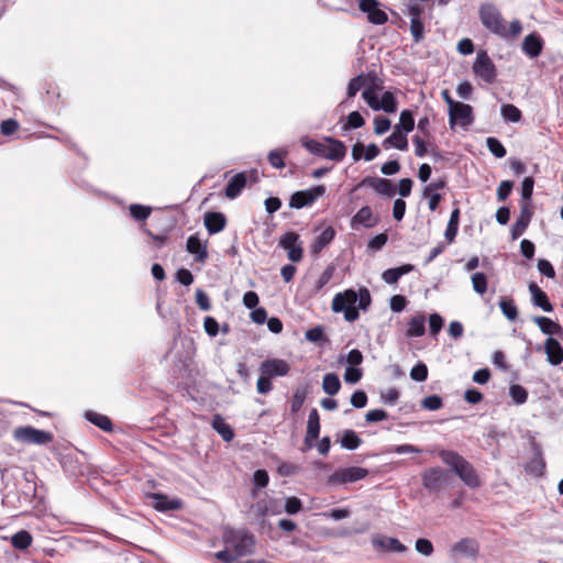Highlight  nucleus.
I'll return each instance as SVG.
<instances>
[{
    "instance_id": "f257e3e1",
    "label": "nucleus",
    "mask_w": 563,
    "mask_h": 563,
    "mask_svg": "<svg viewBox=\"0 0 563 563\" xmlns=\"http://www.w3.org/2000/svg\"><path fill=\"white\" fill-rule=\"evenodd\" d=\"M372 305V296L367 287L347 288L338 292L332 299V310L343 313L345 321L354 322L360 318V311H367Z\"/></svg>"
},
{
    "instance_id": "f03ea898",
    "label": "nucleus",
    "mask_w": 563,
    "mask_h": 563,
    "mask_svg": "<svg viewBox=\"0 0 563 563\" xmlns=\"http://www.w3.org/2000/svg\"><path fill=\"white\" fill-rule=\"evenodd\" d=\"M478 15L483 26L501 38H515L522 32V23L516 19L506 27V21L499 9L492 2L479 5Z\"/></svg>"
},
{
    "instance_id": "7ed1b4c3",
    "label": "nucleus",
    "mask_w": 563,
    "mask_h": 563,
    "mask_svg": "<svg viewBox=\"0 0 563 563\" xmlns=\"http://www.w3.org/2000/svg\"><path fill=\"white\" fill-rule=\"evenodd\" d=\"M0 476L2 483V505L12 509H18L20 499L16 494L18 487L21 486V479L23 476H27L31 479H36L35 473L26 472L15 465L8 466L3 463H0Z\"/></svg>"
},
{
    "instance_id": "20e7f679",
    "label": "nucleus",
    "mask_w": 563,
    "mask_h": 563,
    "mask_svg": "<svg viewBox=\"0 0 563 563\" xmlns=\"http://www.w3.org/2000/svg\"><path fill=\"white\" fill-rule=\"evenodd\" d=\"M441 461L466 485L475 489L481 487L482 481L472 465L464 456L454 450L440 449L437 452Z\"/></svg>"
},
{
    "instance_id": "39448f33",
    "label": "nucleus",
    "mask_w": 563,
    "mask_h": 563,
    "mask_svg": "<svg viewBox=\"0 0 563 563\" xmlns=\"http://www.w3.org/2000/svg\"><path fill=\"white\" fill-rule=\"evenodd\" d=\"M415 129V114L410 109H404L399 115V122L395 124L390 135L383 140L382 146L385 150L397 148L408 150V134Z\"/></svg>"
},
{
    "instance_id": "423d86ee",
    "label": "nucleus",
    "mask_w": 563,
    "mask_h": 563,
    "mask_svg": "<svg viewBox=\"0 0 563 563\" xmlns=\"http://www.w3.org/2000/svg\"><path fill=\"white\" fill-rule=\"evenodd\" d=\"M222 538L225 547L232 548L240 556L251 554L253 552L255 539L247 529H234L227 527L223 530Z\"/></svg>"
},
{
    "instance_id": "0eeeda50",
    "label": "nucleus",
    "mask_w": 563,
    "mask_h": 563,
    "mask_svg": "<svg viewBox=\"0 0 563 563\" xmlns=\"http://www.w3.org/2000/svg\"><path fill=\"white\" fill-rule=\"evenodd\" d=\"M473 74L484 82H495L498 71L486 49H479L472 66Z\"/></svg>"
},
{
    "instance_id": "6e6552de",
    "label": "nucleus",
    "mask_w": 563,
    "mask_h": 563,
    "mask_svg": "<svg viewBox=\"0 0 563 563\" xmlns=\"http://www.w3.org/2000/svg\"><path fill=\"white\" fill-rule=\"evenodd\" d=\"M449 479L450 472L440 466L429 467L421 473L422 486L433 494L440 493L449 484Z\"/></svg>"
},
{
    "instance_id": "1a4fd4ad",
    "label": "nucleus",
    "mask_w": 563,
    "mask_h": 563,
    "mask_svg": "<svg viewBox=\"0 0 563 563\" xmlns=\"http://www.w3.org/2000/svg\"><path fill=\"white\" fill-rule=\"evenodd\" d=\"M325 191L324 185H314L308 189L297 190L289 197L288 206L297 210L311 207L319 198L324 196Z\"/></svg>"
},
{
    "instance_id": "9d476101",
    "label": "nucleus",
    "mask_w": 563,
    "mask_h": 563,
    "mask_svg": "<svg viewBox=\"0 0 563 563\" xmlns=\"http://www.w3.org/2000/svg\"><path fill=\"white\" fill-rule=\"evenodd\" d=\"M13 438L15 441L21 443L42 445L51 442L53 440V434L32 426H23L13 430Z\"/></svg>"
},
{
    "instance_id": "9b49d317",
    "label": "nucleus",
    "mask_w": 563,
    "mask_h": 563,
    "mask_svg": "<svg viewBox=\"0 0 563 563\" xmlns=\"http://www.w3.org/2000/svg\"><path fill=\"white\" fill-rule=\"evenodd\" d=\"M368 470L361 466H347L336 468L328 476L329 485H344L364 479L368 475Z\"/></svg>"
},
{
    "instance_id": "f8f14e48",
    "label": "nucleus",
    "mask_w": 563,
    "mask_h": 563,
    "mask_svg": "<svg viewBox=\"0 0 563 563\" xmlns=\"http://www.w3.org/2000/svg\"><path fill=\"white\" fill-rule=\"evenodd\" d=\"M278 246L287 252V256L292 263H298L303 257L300 235L296 231H287L280 235Z\"/></svg>"
},
{
    "instance_id": "ddd939ff",
    "label": "nucleus",
    "mask_w": 563,
    "mask_h": 563,
    "mask_svg": "<svg viewBox=\"0 0 563 563\" xmlns=\"http://www.w3.org/2000/svg\"><path fill=\"white\" fill-rule=\"evenodd\" d=\"M364 186L371 187L376 194L387 198H393L397 194V187L393 180L384 177L366 176L354 187V190Z\"/></svg>"
},
{
    "instance_id": "4468645a",
    "label": "nucleus",
    "mask_w": 563,
    "mask_h": 563,
    "mask_svg": "<svg viewBox=\"0 0 563 563\" xmlns=\"http://www.w3.org/2000/svg\"><path fill=\"white\" fill-rule=\"evenodd\" d=\"M378 0H358V9L366 14L367 21L374 25H383L388 22V15L383 10Z\"/></svg>"
},
{
    "instance_id": "2eb2a0df",
    "label": "nucleus",
    "mask_w": 563,
    "mask_h": 563,
    "mask_svg": "<svg viewBox=\"0 0 563 563\" xmlns=\"http://www.w3.org/2000/svg\"><path fill=\"white\" fill-rule=\"evenodd\" d=\"M473 107L468 103L459 101L454 107L449 109V124L453 129L456 123L463 128H468L474 122Z\"/></svg>"
},
{
    "instance_id": "dca6fc26",
    "label": "nucleus",
    "mask_w": 563,
    "mask_h": 563,
    "mask_svg": "<svg viewBox=\"0 0 563 563\" xmlns=\"http://www.w3.org/2000/svg\"><path fill=\"white\" fill-rule=\"evenodd\" d=\"M378 223L379 217L373 213L369 206H363L351 218L350 227L353 231H360L361 229L375 228Z\"/></svg>"
},
{
    "instance_id": "f3484780",
    "label": "nucleus",
    "mask_w": 563,
    "mask_h": 563,
    "mask_svg": "<svg viewBox=\"0 0 563 563\" xmlns=\"http://www.w3.org/2000/svg\"><path fill=\"white\" fill-rule=\"evenodd\" d=\"M148 499L151 500L153 508L159 512L180 510L184 507V503L180 498H172L161 492L148 494Z\"/></svg>"
},
{
    "instance_id": "a211bd4d",
    "label": "nucleus",
    "mask_w": 563,
    "mask_h": 563,
    "mask_svg": "<svg viewBox=\"0 0 563 563\" xmlns=\"http://www.w3.org/2000/svg\"><path fill=\"white\" fill-rule=\"evenodd\" d=\"M290 372V365L287 361L277 357H268L264 360L260 365V373L272 377L287 376Z\"/></svg>"
},
{
    "instance_id": "6ab92c4d",
    "label": "nucleus",
    "mask_w": 563,
    "mask_h": 563,
    "mask_svg": "<svg viewBox=\"0 0 563 563\" xmlns=\"http://www.w3.org/2000/svg\"><path fill=\"white\" fill-rule=\"evenodd\" d=\"M320 430L321 424L319 411L317 410V408H312L309 411L307 430L303 439L305 450H310L314 446L316 442L319 439Z\"/></svg>"
},
{
    "instance_id": "aec40b11",
    "label": "nucleus",
    "mask_w": 563,
    "mask_h": 563,
    "mask_svg": "<svg viewBox=\"0 0 563 563\" xmlns=\"http://www.w3.org/2000/svg\"><path fill=\"white\" fill-rule=\"evenodd\" d=\"M544 45L545 43L541 34L533 31L525 36L521 43V51L530 59H534L542 54Z\"/></svg>"
},
{
    "instance_id": "412c9836",
    "label": "nucleus",
    "mask_w": 563,
    "mask_h": 563,
    "mask_svg": "<svg viewBox=\"0 0 563 563\" xmlns=\"http://www.w3.org/2000/svg\"><path fill=\"white\" fill-rule=\"evenodd\" d=\"M533 214L534 206L520 205V214L516 219L510 230L511 240L515 241L519 239L526 232L532 220Z\"/></svg>"
},
{
    "instance_id": "4be33fe9",
    "label": "nucleus",
    "mask_w": 563,
    "mask_h": 563,
    "mask_svg": "<svg viewBox=\"0 0 563 563\" xmlns=\"http://www.w3.org/2000/svg\"><path fill=\"white\" fill-rule=\"evenodd\" d=\"M543 352L547 355V362L552 366H559L563 363V345L556 338H547L543 343Z\"/></svg>"
},
{
    "instance_id": "5701e85b",
    "label": "nucleus",
    "mask_w": 563,
    "mask_h": 563,
    "mask_svg": "<svg viewBox=\"0 0 563 563\" xmlns=\"http://www.w3.org/2000/svg\"><path fill=\"white\" fill-rule=\"evenodd\" d=\"M249 181L247 172H240L232 176L224 187V196L233 200L238 198Z\"/></svg>"
},
{
    "instance_id": "b1692460",
    "label": "nucleus",
    "mask_w": 563,
    "mask_h": 563,
    "mask_svg": "<svg viewBox=\"0 0 563 563\" xmlns=\"http://www.w3.org/2000/svg\"><path fill=\"white\" fill-rule=\"evenodd\" d=\"M186 251L195 255V261L198 263H205L208 258L207 241H202L199 233H195L188 236L186 242Z\"/></svg>"
},
{
    "instance_id": "393cba45",
    "label": "nucleus",
    "mask_w": 563,
    "mask_h": 563,
    "mask_svg": "<svg viewBox=\"0 0 563 563\" xmlns=\"http://www.w3.org/2000/svg\"><path fill=\"white\" fill-rule=\"evenodd\" d=\"M532 321L539 327L540 331L548 335V338H554L556 335L563 339V327L558 322L545 316H534Z\"/></svg>"
},
{
    "instance_id": "a878e982",
    "label": "nucleus",
    "mask_w": 563,
    "mask_h": 563,
    "mask_svg": "<svg viewBox=\"0 0 563 563\" xmlns=\"http://www.w3.org/2000/svg\"><path fill=\"white\" fill-rule=\"evenodd\" d=\"M203 224L209 235H214L225 228L227 217L220 211H207L203 214Z\"/></svg>"
},
{
    "instance_id": "bb28decb",
    "label": "nucleus",
    "mask_w": 563,
    "mask_h": 563,
    "mask_svg": "<svg viewBox=\"0 0 563 563\" xmlns=\"http://www.w3.org/2000/svg\"><path fill=\"white\" fill-rule=\"evenodd\" d=\"M19 496V508L24 504H32L33 499L37 495V484L35 479H31L27 476H23L21 479V486L18 487Z\"/></svg>"
},
{
    "instance_id": "cd10ccee",
    "label": "nucleus",
    "mask_w": 563,
    "mask_h": 563,
    "mask_svg": "<svg viewBox=\"0 0 563 563\" xmlns=\"http://www.w3.org/2000/svg\"><path fill=\"white\" fill-rule=\"evenodd\" d=\"M528 288L531 294V302L534 307L542 309L544 312H552L554 310V306L550 301L547 292L534 282H530Z\"/></svg>"
},
{
    "instance_id": "c85d7f7f",
    "label": "nucleus",
    "mask_w": 563,
    "mask_h": 563,
    "mask_svg": "<svg viewBox=\"0 0 563 563\" xmlns=\"http://www.w3.org/2000/svg\"><path fill=\"white\" fill-rule=\"evenodd\" d=\"M478 551V542L472 538H463L451 548V552L455 556L475 558Z\"/></svg>"
},
{
    "instance_id": "c756f323",
    "label": "nucleus",
    "mask_w": 563,
    "mask_h": 563,
    "mask_svg": "<svg viewBox=\"0 0 563 563\" xmlns=\"http://www.w3.org/2000/svg\"><path fill=\"white\" fill-rule=\"evenodd\" d=\"M324 142L329 144V147H325L324 158L341 162L345 157L347 148L344 142L333 136H325Z\"/></svg>"
},
{
    "instance_id": "7c9ffc66",
    "label": "nucleus",
    "mask_w": 563,
    "mask_h": 563,
    "mask_svg": "<svg viewBox=\"0 0 563 563\" xmlns=\"http://www.w3.org/2000/svg\"><path fill=\"white\" fill-rule=\"evenodd\" d=\"M60 465L64 473L71 478H78L86 475V466L73 455H64L60 460Z\"/></svg>"
},
{
    "instance_id": "2f4dec72",
    "label": "nucleus",
    "mask_w": 563,
    "mask_h": 563,
    "mask_svg": "<svg viewBox=\"0 0 563 563\" xmlns=\"http://www.w3.org/2000/svg\"><path fill=\"white\" fill-rule=\"evenodd\" d=\"M415 269L416 266L413 264L406 263L400 266L387 268L383 272L382 278L388 285H396L402 276L413 272Z\"/></svg>"
},
{
    "instance_id": "473e14b6",
    "label": "nucleus",
    "mask_w": 563,
    "mask_h": 563,
    "mask_svg": "<svg viewBox=\"0 0 563 563\" xmlns=\"http://www.w3.org/2000/svg\"><path fill=\"white\" fill-rule=\"evenodd\" d=\"M336 235V231L332 225L327 227L311 243L310 252L313 256L318 255L325 249Z\"/></svg>"
},
{
    "instance_id": "72a5a7b5",
    "label": "nucleus",
    "mask_w": 563,
    "mask_h": 563,
    "mask_svg": "<svg viewBox=\"0 0 563 563\" xmlns=\"http://www.w3.org/2000/svg\"><path fill=\"white\" fill-rule=\"evenodd\" d=\"M336 442L340 443L342 449L353 451L362 444L363 440L353 429H345L336 433Z\"/></svg>"
},
{
    "instance_id": "f704fd0d",
    "label": "nucleus",
    "mask_w": 563,
    "mask_h": 563,
    "mask_svg": "<svg viewBox=\"0 0 563 563\" xmlns=\"http://www.w3.org/2000/svg\"><path fill=\"white\" fill-rule=\"evenodd\" d=\"M534 455L526 464L525 471L528 474L542 476L545 471V461L542 455V451L537 443H533Z\"/></svg>"
},
{
    "instance_id": "c9c22d12",
    "label": "nucleus",
    "mask_w": 563,
    "mask_h": 563,
    "mask_svg": "<svg viewBox=\"0 0 563 563\" xmlns=\"http://www.w3.org/2000/svg\"><path fill=\"white\" fill-rule=\"evenodd\" d=\"M4 540H9L14 550L25 552L32 545L33 537L27 530L21 529Z\"/></svg>"
},
{
    "instance_id": "e433bc0d",
    "label": "nucleus",
    "mask_w": 563,
    "mask_h": 563,
    "mask_svg": "<svg viewBox=\"0 0 563 563\" xmlns=\"http://www.w3.org/2000/svg\"><path fill=\"white\" fill-rule=\"evenodd\" d=\"M84 417L88 422H90L91 424L96 426L97 428L104 432L113 431L112 420L106 415L99 413L93 410H86Z\"/></svg>"
},
{
    "instance_id": "4c0bfd02",
    "label": "nucleus",
    "mask_w": 563,
    "mask_h": 563,
    "mask_svg": "<svg viewBox=\"0 0 563 563\" xmlns=\"http://www.w3.org/2000/svg\"><path fill=\"white\" fill-rule=\"evenodd\" d=\"M129 217L137 223H141V227H146L145 222L151 217L153 208L147 205L142 203H131L128 207Z\"/></svg>"
},
{
    "instance_id": "58836bf2",
    "label": "nucleus",
    "mask_w": 563,
    "mask_h": 563,
    "mask_svg": "<svg viewBox=\"0 0 563 563\" xmlns=\"http://www.w3.org/2000/svg\"><path fill=\"white\" fill-rule=\"evenodd\" d=\"M211 426L213 430L222 438L223 441L230 442L233 440L235 433L234 429L224 420L220 415H214Z\"/></svg>"
},
{
    "instance_id": "ea45409f",
    "label": "nucleus",
    "mask_w": 563,
    "mask_h": 563,
    "mask_svg": "<svg viewBox=\"0 0 563 563\" xmlns=\"http://www.w3.org/2000/svg\"><path fill=\"white\" fill-rule=\"evenodd\" d=\"M398 110V100L395 92L386 90L382 93L376 111H384L388 114L396 113Z\"/></svg>"
},
{
    "instance_id": "a19ab883",
    "label": "nucleus",
    "mask_w": 563,
    "mask_h": 563,
    "mask_svg": "<svg viewBox=\"0 0 563 563\" xmlns=\"http://www.w3.org/2000/svg\"><path fill=\"white\" fill-rule=\"evenodd\" d=\"M426 333V317L423 313H418L412 317L408 322L406 331L407 338H419Z\"/></svg>"
},
{
    "instance_id": "79ce46f5",
    "label": "nucleus",
    "mask_w": 563,
    "mask_h": 563,
    "mask_svg": "<svg viewBox=\"0 0 563 563\" xmlns=\"http://www.w3.org/2000/svg\"><path fill=\"white\" fill-rule=\"evenodd\" d=\"M269 483V475L265 468H258L253 473L252 476V489L251 495L255 498L258 492L265 488Z\"/></svg>"
},
{
    "instance_id": "37998d69",
    "label": "nucleus",
    "mask_w": 563,
    "mask_h": 563,
    "mask_svg": "<svg viewBox=\"0 0 563 563\" xmlns=\"http://www.w3.org/2000/svg\"><path fill=\"white\" fill-rule=\"evenodd\" d=\"M375 543L384 551L394 552V553H402L407 550L406 545L400 542L399 539L394 537H382L378 540H375Z\"/></svg>"
},
{
    "instance_id": "c03bdc74",
    "label": "nucleus",
    "mask_w": 563,
    "mask_h": 563,
    "mask_svg": "<svg viewBox=\"0 0 563 563\" xmlns=\"http://www.w3.org/2000/svg\"><path fill=\"white\" fill-rule=\"evenodd\" d=\"M533 188H534V178L532 176H526L521 181L520 205L534 206L533 205Z\"/></svg>"
},
{
    "instance_id": "a18cd8bd",
    "label": "nucleus",
    "mask_w": 563,
    "mask_h": 563,
    "mask_svg": "<svg viewBox=\"0 0 563 563\" xmlns=\"http://www.w3.org/2000/svg\"><path fill=\"white\" fill-rule=\"evenodd\" d=\"M340 389L341 380L339 375L334 372L324 374L322 378V390L329 396H334Z\"/></svg>"
},
{
    "instance_id": "49530a36",
    "label": "nucleus",
    "mask_w": 563,
    "mask_h": 563,
    "mask_svg": "<svg viewBox=\"0 0 563 563\" xmlns=\"http://www.w3.org/2000/svg\"><path fill=\"white\" fill-rule=\"evenodd\" d=\"M500 115L508 123H518L522 119L521 110L512 103L501 104Z\"/></svg>"
},
{
    "instance_id": "de8ad7c7",
    "label": "nucleus",
    "mask_w": 563,
    "mask_h": 563,
    "mask_svg": "<svg viewBox=\"0 0 563 563\" xmlns=\"http://www.w3.org/2000/svg\"><path fill=\"white\" fill-rule=\"evenodd\" d=\"M499 308L501 310V313L505 316L506 319L509 321H516L518 319V308L511 298L503 297L499 302Z\"/></svg>"
},
{
    "instance_id": "09e8293b",
    "label": "nucleus",
    "mask_w": 563,
    "mask_h": 563,
    "mask_svg": "<svg viewBox=\"0 0 563 563\" xmlns=\"http://www.w3.org/2000/svg\"><path fill=\"white\" fill-rule=\"evenodd\" d=\"M508 394L516 406L526 404L529 395L527 388L520 384H511Z\"/></svg>"
},
{
    "instance_id": "8fccbe9b",
    "label": "nucleus",
    "mask_w": 563,
    "mask_h": 563,
    "mask_svg": "<svg viewBox=\"0 0 563 563\" xmlns=\"http://www.w3.org/2000/svg\"><path fill=\"white\" fill-rule=\"evenodd\" d=\"M473 290L483 296L488 289V277L484 272H476L471 277Z\"/></svg>"
},
{
    "instance_id": "3c124183",
    "label": "nucleus",
    "mask_w": 563,
    "mask_h": 563,
    "mask_svg": "<svg viewBox=\"0 0 563 563\" xmlns=\"http://www.w3.org/2000/svg\"><path fill=\"white\" fill-rule=\"evenodd\" d=\"M364 125H365V119L360 113V111L354 110L347 114L346 121L342 125V130L343 131L356 130V129H361Z\"/></svg>"
},
{
    "instance_id": "603ef678",
    "label": "nucleus",
    "mask_w": 563,
    "mask_h": 563,
    "mask_svg": "<svg viewBox=\"0 0 563 563\" xmlns=\"http://www.w3.org/2000/svg\"><path fill=\"white\" fill-rule=\"evenodd\" d=\"M335 272V267L333 264H330L325 267L323 273L320 275V277L317 279L316 285L311 291V296L318 295L323 287L330 282V279L333 277V274Z\"/></svg>"
},
{
    "instance_id": "864d4df0",
    "label": "nucleus",
    "mask_w": 563,
    "mask_h": 563,
    "mask_svg": "<svg viewBox=\"0 0 563 563\" xmlns=\"http://www.w3.org/2000/svg\"><path fill=\"white\" fill-rule=\"evenodd\" d=\"M486 146L488 151L492 153V155H494L496 158H503L507 154L505 145L498 137L488 136L486 139Z\"/></svg>"
},
{
    "instance_id": "5fc2aeb1",
    "label": "nucleus",
    "mask_w": 563,
    "mask_h": 563,
    "mask_svg": "<svg viewBox=\"0 0 563 563\" xmlns=\"http://www.w3.org/2000/svg\"><path fill=\"white\" fill-rule=\"evenodd\" d=\"M307 389L306 388H297L291 397L290 400V413L292 416L297 415L298 411L301 409L302 405L305 404V400L307 398Z\"/></svg>"
},
{
    "instance_id": "6e6d98bb",
    "label": "nucleus",
    "mask_w": 563,
    "mask_h": 563,
    "mask_svg": "<svg viewBox=\"0 0 563 563\" xmlns=\"http://www.w3.org/2000/svg\"><path fill=\"white\" fill-rule=\"evenodd\" d=\"M301 145L311 154L316 155V156H319V157H323L324 158V154H325V146L317 141V140H312V139H309V137H303L301 140Z\"/></svg>"
},
{
    "instance_id": "4d7b16f0",
    "label": "nucleus",
    "mask_w": 563,
    "mask_h": 563,
    "mask_svg": "<svg viewBox=\"0 0 563 563\" xmlns=\"http://www.w3.org/2000/svg\"><path fill=\"white\" fill-rule=\"evenodd\" d=\"M284 510L287 515L295 516L303 510V504L297 496H289L285 498Z\"/></svg>"
},
{
    "instance_id": "13d9d810",
    "label": "nucleus",
    "mask_w": 563,
    "mask_h": 563,
    "mask_svg": "<svg viewBox=\"0 0 563 563\" xmlns=\"http://www.w3.org/2000/svg\"><path fill=\"white\" fill-rule=\"evenodd\" d=\"M428 367L422 361H418L410 369V378L413 382L422 383L428 378Z\"/></svg>"
},
{
    "instance_id": "bf43d9fd",
    "label": "nucleus",
    "mask_w": 563,
    "mask_h": 563,
    "mask_svg": "<svg viewBox=\"0 0 563 563\" xmlns=\"http://www.w3.org/2000/svg\"><path fill=\"white\" fill-rule=\"evenodd\" d=\"M286 155H287V151L276 148V150H272L268 153L267 159L274 168L282 169L285 167V156Z\"/></svg>"
},
{
    "instance_id": "052dcab7",
    "label": "nucleus",
    "mask_w": 563,
    "mask_h": 563,
    "mask_svg": "<svg viewBox=\"0 0 563 563\" xmlns=\"http://www.w3.org/2000/svg\"><path fill=\"white\" fill-rule=\"evenodd\" d=\"M364 86H365V80H364L363 73L351 78L349 80L347 87H346V97L354 98L357 95V92L361 90V88Z\"/></svg>"
},
{
    "instance_id": "680f3d73",
    "label": "nucleus",
    "mask_w": 563,
    "mask_h": 563,
    "mask_svg": "<svg viewBox=\"0 0 563 563\" xmlns=\"http://www.w3.org/2000/svg\"><path fill=\"white\" fill-rule=\"evenodd\" d=\"M421 407L429 411H435L443 407V399L437 394L428 395L421 400Z\"/></svg>"
},
{
    "instance_id": "e2e57ef3",
    "label": "nucleus",
    "mask_w": 563,
    "mask_h": 563,
    "mask_svg": "<svg viewBox=\"0 0 563 563\" xmlns=\"http://www.w3.org/2000/svg\"><path fill=\"white\" fill-rule=\"evenodd\" d=\"M305 338L311 343H323L328 340L322 327L317 325L306 331Z\"/></svg>"
},
{
    "instance_id": "0e129e2a",
    "label": "nucleus",
    "mask_w": 563,
    "mask_h": 563,
    "mask_svg": "<svg viewBox=\"0 0 563 563\" xmlns=\"http://www.w3.org/2000/svg\"><path fill=\"white\" fill-rule=\"evenodd\" d=\"M410 32L415 43H420L424 37V22L422 19L410 20Z\"/></svg>"
},
{
    "instance_id": "69168bd1",
    "label": "nucleus",
    "mask_w": 563,
    "mask_h": 563,
    "mask_svg": "<svg viewBox=\"0 0 563 563\" xmlns=\"http://www.w3.org/2000/svg\"><path fill=\"white\" fill-rule=\"evenodd\" d=\"M387 241L388 235L386 232L378 233L368 240L367 249L372 252H378L386 245Z\"/></svg>"
},
{
    "instance_id": "338daca9",
    "label": "nucleus",
    "mask_w": 563,
    "mask_h": 563,
    "mask_svg": "<svg viewBox=\"0 0 563 563\" xmlns=\"http://www.w3.org/2000/svg\"><path fill=\"white\" fill-rule=\"evenodd\" d=\"M391 121L385 115H378L374 119V133L376 135H383L390 130Z\"/></svg>"
},
{
    "instance_id": "774afa93",
    "label": "nucleus",
    "mask_w": 563,
    "mask_h": 563,
    "mask_svg": "<svg viewBox=\"0 0 563 563\" xmlns=\"http://www.w3.org/2000/svg\"><path fill=\"white\" fill-rule=\"evenodd\" d=\"M428 320L431 335H437L444 327V318L438 312L431 313Z\"/></svg>"
}]
</instances>
